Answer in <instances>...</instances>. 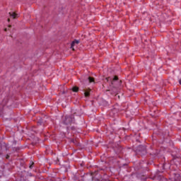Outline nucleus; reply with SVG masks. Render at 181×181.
I'll return each instance as SVG.
<instances>
[{"instance_id":"f257e3e1","label":"nucleus","mask_w":181,"mask_h":181,"mask_svg":"<svg viewBox=\"0 0 181 181\" xmlns=\"http://www.w3.org/2000/svg\"><path fill=\"white\" fill-rule=\"evenodd\" d=\"M105 80L107 81H111L110 87H113V88H112V90L113 91V93H115V94H116L115 95H117V87L121 86V81H119V83L117 82L118 76H115L113 79L111 77H108L106 78Z\"/></svg>"},{"instance_id":"f03ea898","label":"nucleus","mask_w":181,"mask_h":181,"mask_svg":"<svg viewBox=\"0 0 181 181\" xmlns=\"http://www.w3.org/2000/svg\"><path fill=\"white\" fill-rule=\"evenodd\" d=\"M64 125H71L74 122V116H66L63 119L62 121Z\"/></svg>"},{"instance_id":"7ed1b4c3","label":"nucleus","mask_w":181,"mask_h":181,"mask_svg":"<svg viewBox=\"0 0 181 181\" xmlns=\"http://www.w3.org/2000/svg\"><path fill=\"white\" fill-rule=\"evenodd\" d=\"M136 151L139 155H146V147L145 146H139Z\"/></svg>"},{"instance_id":"20e7f679","label":"nucleus","mask_w":181,"mask_h":181,"mask_svg":"<svg viewBox=\"0 0 181 181\" xmlns=\"http://www.w3.org/2000/svg\"><path fill=\"white\" fill-rule=\"evenodd\" d=\"M78 43H80V41L79 40H75L74 41L72 42L71 45V48L74 50V45H78Z\"/></svg>"},{"instance_id":"39448f33","label":"nucleus","mask_w":181,"mask_h":181,"mask_svg":"<svg viewBox=\"0 0 181 181\" xmlns=\"http://www.w3.org/2000/svg\"><path fill=\"white\" fill-rule=\"evenodd\" d=\"M90 91H91V89H88V90H84L85 97H90Z\"/></svg>"},{"instance_id":"423d86ee","label":"nucleus","mask_w":181,"mask_h":181,"mask_svg":"<svg viewBox=\"0 0 181 181\" xmlns=\"http://www.w3.org/2000/svg\"><path fill=\"white\" fill-rule=\"evenodd\" d=\"M9 15H10V16H11V18H13V19H15L16 18V16L18 15V14H16V13H9Z\"/></svg>"},{"instance_id":"0eeeda50","label":"nucleus","mask_w":181,"mask_h":181,"mask_svg":"<svg viewBox=\"0 0 181 181\" xmlns=\"http://www.w3.org/2000/svg\"><path fill=\"white\" fill-rule=\"evenodd\" d=\"M72 91H74V93H77L78 91V87L77 86H74L72 88Z\"/></svg>"},{"instance_id":"6e6552de","label":"nucleus","mask_w":181,"mask_h":181,"mask_svg":"<svg viewBox=\"0 0 181 181\" xmlns=\"http://www.w3.org/2000/svg\"><path fill=\"white\" fill-rule=\"evenodd\" d=\"M88 80H89V83H94V78L89 76L88 78Z\"/></svg>"},{"instance_id":"1a4fd4ad","label":"nucleus","mask_w":181,"mask_h":181,"mask_svg":"<svg viewBox=\"0 0 181 181\" xmlns=\"http://www.w3.org/2000/svg\"><path fill=\"white\" fill-rule=\"evenodd\" d=\"M33 165H35V163L32 162L31 165L29 166L30 169H32V168H33Z\"/></svg>"},{"instance_id":"9d476101","label":"nucleus","mask_w":181,"mask_h":181,"mask_svg":"<svg viewBox=\"0 0 181 181\" xmlns=\"http://www.w3.org/2000/svg\"><path fill=\"white\" fill-rule=\"evenodd\" d=\"M38 125H42V121L38 122Z\"/></svg>"},{"instance_id":"9b49d317","label":"nucleus","mask_w":181,"mask_h":181,"mask_svg":"<svg viewBox=\"0 0 181 181\" xmlns=\"http://www.w3.org/2000/svg\"><path fill=\"white\" fill-rule=\"evenodd\" d=\"M9 21H11L9 18L8 19V22H9Z\"/></svg>"},{"instance_id":"f8f14e48","label":"nucleus","mask_w":181,"mask_h":181,"mask_svg":"<svg viewBox=\"0 0 181 181\" xmlns=\"http://www.w3.org/2000/svg\"><path fill=\"white\" fill-rule=\"evenodd\" d=\"M6 30H6V29H5V32H6Z\"/></svg>"},{"instance_id":"ddd939ff","label":"nucleus","mask_w":181,"mask_h":181,"mask_svg":"<svg viewBox=\"0 0 181 181\" xmlns=\"http://www.w3.org/2000/svg\"><path fill=\"white\" fill-rule=\"evenodd\" d=\"M112 111H113V112L115 111V109H114Z\"/></svg>"}]
</instances>
